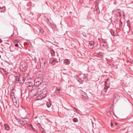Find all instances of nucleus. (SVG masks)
Listing matches in <instances>:
<instances>
[{
    "label": "nucleus",
    "mask_w": 133,
    "mask_h": 133,
    "mask_svg": "<svg viewBox=\"0 0 133 133\" xmlns=\"http://www.w3.org/2000/svg\"><path fill=\"white\" fill-rule=\"evenodd\" d=\"M43 76L42 74L39 75L35 79L34 84L35 87L40 88V89H43L45 88L44 83L43 82Z\"/></svg>",
    "instance_id": "obj_1"
},
{
    "label": "nucleus",
    "mask_w": 133,
    "mask_h": 133,
    "mask_svg": "<svg viewBox=\"0 0 133 133\" xmlns=\"http://www.w3.org/2000/svg\"><path fill=\"white\" fill-rule=\"evenodd\" d=\"M35 87V88H33L29 93V95L31 97L36 96L39 93H38V92L41 90L40 88Z\"/></svg>",
    "instance_id": "obj_2"
},
{
    "label": "nucleus",
    "mask_w": 133,
    "mask_h": 133,
    "mask_svg": "<svg viewBox=\"0 0 133 133\" xmlns=\"http://www.w3.org/2000/svg\"><path fill=\"white\" fill-rule=\"evenodd\" d=\"M15 83H19L20 84H23L25 80V78L23 77L20 76L18 77L17 76H15Z\"/></svg>",
    "instance_id": "obj_3"
},
{
    "label": "nucleus",
    "mask_w": 133,
    "mask_h": 133,
    "mask_svg": "<svg viewBox=\"0 0 133 133\" xmlns=\"http://www.w3.org/2000/svg\"><path fill=\"white\" fill-rule=\"evenodd\" d=\"M42 89L41 93L37 97V99L39 100L42 99L45 97L47 95V91L45 89Z\"/></svg>",
    "instance_id": "obj_4"
},
{
    "label": "nucleus",
    "mask_w": 133,
    "mask_h": 133,
    "mask_svg": "<svg viewBox=\"0 0 133 133\" xmlns=\"http://www.w3.org/2000/svg\"><path fill=\"white\" fill-rule=\"evenodd\" d=\"M46 62V60L44 58H42L40 62V67L41 68L43 69L45 67Z\"/></svg>",
    "instance_id": "obj_5"
},
{
    "label": "nucleus",
    "mask_w": 133,
    "mask_h": 133,
    "mask_svg": "<svg viewBox=\"0 0 133 133\" xmlns=\"http://www.w3.org/2000/svg\"><path fill=\"white\" fill-rule=\"evenodd\" d=\"M27 64H24L21 65L20 66V68L21 70L23 72L25 71L27 69Z\"/></svg>",
    "instance_id": "obj_6"
},
{
    "label": "nucleus",
    "mask_w": 133,
    "mask_h": 133,
    "mask_svg": "<svg viewBox=\"0 0 133 133\" xmlns=\"http://www.w3.org/2000/svg\"><path fill=\"white\" fill-rule=\"evenodd\" d=\"M98 41L100 43V46L101 47H106V46L107 45V44L106 43V42L104 41H103V40H102L101 41V39H98Z\"/></svg>",
    "instance_id": "obj_7"
},
{
    "label": "nucleus",
    "mask_w": 133,
    "mask_h": 133,
    "mask_svg": "<svg viewBox=\"0 0 133 133\" xmlns=\"http://www.w3.org/2000/svg\"><path fill=\"white\" fill-rule=\"evenodd\" d=\"M119 125V123L116 122H113L111 123V126L112 128L117 129Z\"/></svg>",
    "instance_id": "obj_8"
},
{
    "label": "nucleus",
    "mask_w": 133,
    "mask_h": 133,
    "mask_svg": "<svg viewBox=\"0 0 133 133\" xmlns=\"http://www.w3.org/2000/svg\"><path fill=\"white\" fill-rule=\"evenodd\" d=\"M19 123L22 125H24L27 123L28 122L24 120L18 119V121Z\"/></svg>",
    "instance_id": "obj_9"
},
{
    "label": "nucleus",
    "mask_w": 133,
    "mask_h": 133,
    "mask_svg": "<svg viewBox=\"0 0 133 133\" xmlns=\"http://www.w3.org/2000/svg\"><path fill=\"white\" fill-rule=\"evenodd\" d=\"M26 87H31L33 85V83L32 82L28 81L27 82H26L25 83Z\"/></svg>",
    "instance_id": "obj_10"
},
{
    "label": "nucleus",
    "mask_w": 133,
    "mask_h": 133,
    "mask_svg": "<svg viewBox=\"0 0 133 133\" xmlns=\"http://www.w3.org/2000/svg\"><path fill=\"white\" fill-rule=\"evenodd\" d=\"M113 110V109H111L110 110H108L107 111V114L109 116H110L111 115V113L112 112V110Z\"/></svg>",
    "instance_id": "obj_11"
},
{
    "label": "nucleus",
    "mask_w": 133,
    "mask_h": 133,
    "mask_svg": "<svg viewBox=\"0 0 133 133\" xmlns=\"http://www.w3.org/2000/svg\"><path fill=\"white\" fill-rule=\"evenodd\" d=\"M91 43H89L88 45V46L89 48L90 49H92L94 47V42H92V41L91 42Z\"/></svg>",
    "instance_id": "obj_12"
},
{
    "label": "nucleus",
    "mask_w": 133,
    "mask_h": 133,
    "mask_svg": "<svg viewBox=\"0 0 133 133\" xmlns=\"http://www.w3.org/2000/svg\"><path fill=\"white\" fill-rule=\"evenodd\" d=\"M60 88H56L55 91L54 93L56 94H59L60 93Z\"/></svg>",
    "instance_id": "obj_13"
},
{
    "label": "nucleus",
    "mask_w": 133,
    "mask_h": 133,
    "mask_svg": "<svg viewBox=\"0 0 133 133\" xmlns=\"http://www.w3.org/2000/svg\"><path fill=\"white\" fill-rule=\"evenodd\" d=\"M4 126L6 130L8 131L9 130L10 128L9 126L7 124H4Z\"/></svg>",
    "instance_id": "obj_14"
},
{
    "label": "nucleus",
    "mask_w": 133,
    "mask_h": 133,
    "mask_svg": "<svg viewBox=\"0 0 133 133\" xmlns=\"http://www.w3.org/2000/svg\"><path fill=\"white\" fill-rule=\"evenodd\" d=\"M64 63L68 65L70 63V62L68 59H65L64 61Z\"/></svg>",
    "instance_id": "obj_15"
},
{
    "label": "nucleus",
    "mask_w": 133,
    "mask_h": 133,
    "mask_svg": "<svg viewBox=\"0 0 133 133\" xmlns=\"http://www.w3.org/2000/svg\"><path fill=\"white\" fill-rule=\"evenodd\" d=\"M83 79L84 80L86 81L88 80V76L87 75H84V76L83 77Z\"/></svg>",
    "instance_id": "obj_16"
},
{
    "label": "nucleus",
    "mask_w": 133,
    "mask_h": 133,
    "mask_svg": "<svg viewBox=\"0 0 133 133\" xmlns=\"http://www.w3.org/2000/svg\"><path fill=\"white\" fill-rule=\"evenodd\" d=\"M37 126L40 130L42 131L43 130V129L42 128V126L39 123L38 124H37Z\"/></svg>",
    "instance_id": "obj_17"
},
{
    "label": "nucleus",
    "mask_w": 133,
    "mask_h": 133,
    "mask_svg": "<svg viewBox=\"0 0 133 133\" xmlns=\"http://www.w3.org/2000/svg\"><path fill=\"white\" fill-rule=\"evenodd\" d=\"M105 88H109L110 87V85L109 83H107L106 81L105 82Z\"/></svg>",
    "instance_id": "obj_18"
},
{
    "label": "nucleus",
    "mask_w": 133,
    "mask_h": 133,
    "mask_svg": "<svg viewBox=\"0 0 133 133\" xmlns=\"http://www.w3.org/2000/svg\"><path fill=\"white\" fill-rule=\"evenodd\" d=\"M110 32L111 33V35L112 36H116V34L115 33L114 31L112 30L111 31H110Z\"/></svg>",
    "instance_id": "obj_19"
},
{
    "label": "nucleus",
    "mask_w": 133,
    "mask_h": 133,
    "mask_svg": "<svg viewBox=\"0 0 133 133\" xmlns=\"http://www.w3.org/2000/svg\"><path fill=\"white\" fill-rule=\"evenodd\" d=\"M108 88L104 87V89L102 90V92H103L106 93L107 92V89Z\"/></svg>",
    "instance_id": "obj_20"
},
{
    "label": "nucleus",
    "mask_w": 133,
    "mask_h": 133,
    "mask_svg": "<svg viewBox=\"0 0 133 133\" xmlns=\"http://www.w3.org/2000/svg\"><path fill=\"white\" fill-rule=\"evenodd\" d=\"M38 30H39L40 33L41 34H42L43 35V32H44L43 30L42 29H38Z\"/></svg>",
    "instance_id": "obj_21"
},
{
    "label": "nucleus",
    "mask_w": 133,
    "mask_h": 133,
    "mask_svg": "<svg viewBox=\"0 0 133 133\" xmlns=\"http://www.w3.org/2000/svg\"><path fill=\"white\" fill-rule=\"evenodd\" d=\"M50 53L51 54V56H53L55 55V52L54 50H51L50 51Z\"/></svg>",
    "instance_id": "obj_22"
},
{
    "label": "nucleus",
    "mask_w": 133,
    "mask_h": 133,
    "mask_svg": "<svg viewBox=\"0 0 133 133\" xmlns=\"http://www.w3.org/2000/svg\"><path fill=\"white\" fill-rule=\"evenodd\" d=\"M51 61V63L52 64H54L55 63L54 62L55 61V59H54V58H52Z\"/></svg>",
    "instance_id": "obj_23"
},
{
    "label": "nucleus",
    "mask_w": 133,
    "mask_h": 133,
    "mask_svg": "<svg viewBox=\"0 0 133 133\" xmlns=\"http://www.w3.org/2000/svg\"><path fill=\"white\" fill-rule=\"evenodd\" d=\"M51 103L49 102H48L46 103V106L48 108H49L50 107L51 105Z\"/></svg>",
    "instance_id": "obj_24"
},
{
    "label": "nucleus",
    "mask_w": 133,
    "mask_h": 133,
    "mask_svg": "<svg viewBox=\"0 0 133 133\" xmlns=\"http://www.w3.org/2000/svg\"><path fill=\"white\" fill-rule=\"evenodd\" d=\"M19 40L17 39H15L14 41V44L16 43H18V42Z\"/></svg>",
    "instance_id": "obj_25"
},
{
    "label": "nucleus",
    "mask_w": 133,
    "mask_h": 133,
    "mask_svg": "<svg viewBox=\"0 0 133 133\" xmlns=\"http://www.w3.org/2000/svg\"><path fill=\"white\" fill-rule=\"evenodd\" d=\"M114 96L115 97V98H116L117 99H119V97L117 94H115L114 95Z\"/></svg>",
    "instance_id": "obj_26"
},
{
    "label": "nucleus",
    "mask_w": 133,
    "mask_h": 133,
    "mask_svg": "<svg viewBox=\"0 0 133 133\" xmlns=\"http://www.w3.org/2000/svg\"><path fill=\"white\" fill-rule=\"evenodd\" d=\"M73 121L74 122H77L78 121V120L77 118H74L73 119Z\"/></svg>",
    "instance_id": "obj_27"
},
{
    "label": "nucleus",
    "mask_w": 133,
    "mask_h": 133,
    "mask_svg": "<svg viewBox=\"0 0 133 133\" xmlns=\"http://www.w3.org/2000/svg\"><path fill=\"white\" fill-rule=\"evenodd\" d=\"M14 45L15 46V47H19L18 46L19 44L17 43L14 44Z\"/></svg>",
    "instance_id": "obj_28"
},
{
    "label": "nucleus",
    "mask_w": 133,
    "mask_h": 133,
    "mask_svg": "<svg viewBox=\"0 0 133 133\" xmlns=\"http://www.w3.org/2000/svg\"><path fill=\"white\" fill-rule=\"evenodd\" d=\"M30 127L31 128H32V129L34 131H35V129H34L33 128V126H32V124H31L30 125Z\"/></svg>",
    "instance_id": "obj_29"
},
{
    "label": "nucleus",
    "mask_w": 133,
    "mask_h": 133,
    "mask_svg": "<svg viewBox=\"0 0 133 133\" xmlns=\"http://www.w3.org/2000/svg\"><path fill=\"white\" fill-rule=\"evenodd\" d=\"M13 96V95L10 94V97L11 98V99H12V100H14Z\"/></svg>",
    "instance_id": "obj_30"
},
{
    "label": "nucleus",
    "mask_w": 133,
    "mask_h": 133,
    "mask_svg": "<svg viewBox=\"0 0 133 133\" xmlns=\"http://www.w3.org/2000/svg\"><path fill=\"white\" fill-rule=\"evenodd\" d=\"M12 101H13V103H14V105H16L17 104V102H14V100H13Z\"/></svg>",
    "instance_id": "obj_31"
},
{
    "label": "nucleus",
    "mask_w": 133,
    "mask_h": 133,
    "mask_svg": "<svg viewBox=\"0 0 133 133\" xmlns=\"http://www.w3.org/2000/svg\"><path fill=\"white\" fill-rule=\"evenodd\" d=\"M10 94H14V92L12 91H11V92H10Z\"/></svg>",
    "instance_id": "obj_32"
},
{
    "label": "nucleus",
    "mask_w": 133,
    "mask_h": 133,
    "mask_svg": "<svg viewBox=\"0 0 133 133\" xmlns=\"http://www.w3.org/2000/svg\"><path fill=\"white\" fill-rule=\"evenodd\" d=\"M127 25L128 26V27L129 28V30H130V24H128Z\"/></svg>",
    "instance_id": "obj_33"
},
{
    "label": "nucleus",
    "mask_w": 133,
    "mask_h": 133,
    "mask_svg": "<svg viewBox=\"0 0 133 133\" xmlns=\"http://www.w3.org/2000/svg\"><path fill=\"white\" fill-rule=\"evenodd\" d=\"M98 54L100 56H102V53H99V54Z\"/></svg>",
    "instance_id": "obj_34"
},
{
    "label": "nucleus",
    "mask_w": 133,
    "mask_h": 133,
    "mask_svg": "<svg viewBox=\"0 0 133 133\" xmlns=\"http://www.w3.org/2000/svg\"><path fill=\"white\" fill-rule=\"evenodd\" d=\"M96 56L97 57H99L100 56V55L99 54H97Z\"/></svg>",
    "instance_id": "obj_35"
},
{
    "label": "nucleus",
    "mask_w": 133,
    "mask_h": 133,
    "mask_svg": "<svg viewBox=\"0 0 133 133\" xmlns=\"http://www.w3.org/2000/svg\"><path fill=\"white\" fill-rule=\"evenodd\" d=\"M49 21V20L48 19H47L46 20V22L47 23Z\"/></svg>",
    "instance_id": "obj_36"
},
{
    "label": "nucleus",
    "mask_w": 133,
    "mask_h": 133,
    "mask_svg": "<svg viewBox=\"0 0 133 133\" xmlns=\"http://www.w3.org/2000/svg\"><path fill=\"white\" fill-rule=\"evenodd\" d=\"M120 24H121V25H122V22L121 20H120Z\"/></svg>",
    "instance_id": "obj_37"
},
{
    "label": "nucleus",
    "mask_w": 133,
    "mask_h": 133,
    "mask_svg": "<svg viewBox=\"0 0 133 133\" xmlns=\"http://www.w3.org/2000/svg\"><path fill=\"white\" fill-rule=\"evenodd\" d=\"M2 42L3 41H2V40L1 39H0V43H2Z\"/></svg>",
    "instance_id": "obj_38"
},
{
    "label": "nucleus",
    "mask_w": 133,
    "mask_h": 133,
    "mask_svg": "<svg viewBox=\"0 0 133 133\" xmlns=\"http://www.w3.org/2000/svg\"><path fill=\"white\" fill-rule=\"evenodd\" d=\"M74 110H77V109H76V108H75V107H74Z\"/></svg>",
    "instance_id": "obj_39"
},
{
    "label": "nucleus",
    "mask_w": 133,
    "mask_h": 133,
    "mask_svg": "<svg viewBox=\"0 0 133 133\" xmlns=\"http://www.w3.org/2000/svg\"><path fill=\"white\" fill-rule=\"evenodd\" d=\"M55 62V63H58V61H57L55 59V61H54Z\"/></svg>",
    "instance_id": "obj_40"
},
{
    "label": "nucleus",
    "mask_w": 133,
    "mask_h": 133,
    "mask_svg": "<svg viewBox=\"0 0 133 133\" xmlns=\"http://www.w3.org/2000/svg\"><path fill=\"white\" fill-rule=\"evenodd\" d=\"M88 97H87V96H86V99H87V98H88Z\"/></svg>",
    "instance_id": "obj_41"
},
{
    "label": "nucleus",
    "mask_w": 133,
    "mask_h": 133,
    "mask_svg": "<svg viewBox=\"0 0 133 133\" xmlns=\"http://www.w3.org/2000/svg\"><path fill=\"white\" fill-rule=\"evenodd\" d=\"M14 100V102H16V101H15Z\"/></svg>",
    "instance_id": "obj_42"
},
{
    "label": "nucleus",
    "mask_w": 133,
    "mask_h": 133,
    "mask_svg": "<svg viewBox=\"0 0 133 133\" xmlns=\"http://www.w3.org/2000/svg\"><path fill=\"white\" fill-rule=\"evenodd\" d=\"M108 79H107V80H106V82H107V81H108Z\"/></svg>",
    "instance_id": "obj_43"
},
{
    "label": "nucleus",
    "mask_w": 133,
    "mask_h": 133,
    "mask_svg": "<svg viewBox=\"0 0 133 133\" xmlns=\"http://www.w3.org/2000/svg\"><path fill=\"white\" fill-rule=\"evenodd\" d=\"M14 98H15V97H14Z\"/></svg>",
    "instance_id": "obj_44"
}]
</instances>
